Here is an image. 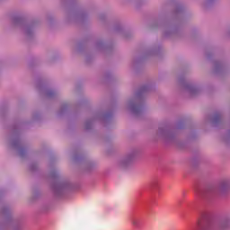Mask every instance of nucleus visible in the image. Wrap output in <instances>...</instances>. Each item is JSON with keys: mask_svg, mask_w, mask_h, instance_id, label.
Segmentation results:
<instances>
[{"mask_svg": "<svg viewBox=\"0 0 230 230\" xmlns=\"http://www.w3.org/2000/svg\"><path fill=\"white\" fill-rule=\"evenodd\" d=\"M133 224H134V226H136V222L135 221H133Z\"/></svg>", "mask_w": 230, "mask_h": 230, "instance_id": "1", "label": "nucleus"}]
</instances>
